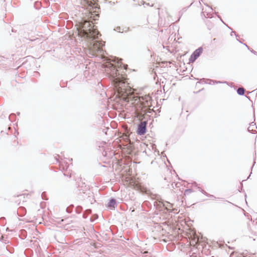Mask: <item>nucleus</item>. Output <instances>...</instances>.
<instances>
[{
  "instance_id": "412c9836",
  "label": "nucleus",
  "mask_w": 257,
  "mask_h": 257,
  "mask_svg": "<svg viewBox=\"0 0 257 257\" xmlns=\"http://www.w3.org/2000/svg\"><path fill=\"white\" fill-rule=\"evenodd\" d=\"M36 4L38 5H39L40 4L39 2H37L36 3Z\"/></svg>"
},
{
  "instance_id": "b1692460",
  "label": "nucleus",
  "mask_w": 257,
  "mask_h": 257,
  "mask_svg": "<svg viewBox=\"0 0 257 257\" xmlns=\"http://www.w3.org/2000/svg\"><path fill=\"white\" fill-rule=\"evenodd\" d=\"M231 33H234V34L236 35L235 32L232 31Z\"/></svg>"
},
{
  "instance_id": "20e7f679",
  "label": "nucleus",
  "mask_w": 257,
  "mask_h": 257,
  "mask_svg": "<svg viewBox=\"0 0 257 257\" xmlns=\"http://www.w3.org/2000/svg\"><path fill=\"white\" fill-rule=\"evenodd\" d=\"M81 29L84 31H88L87 36L93 40L96 39L98 38V36L100 35L99 32L96 30H91V24L89 22L86 20L82 21L79 23Z\"/></svg>"
},
{
  "instance_id": "ddd939ff",
  "label": "nucleus",
  "mask_w": 257,
  "mask_h": 257,
  "mask_svg": "<svg viewBox=\"0 0 257 257\" xmlns=\"http://www.w3.org/2000/svg\"><path fill=\"white\" fill-rule=\"evenodd\" d=\"M188 255L190 256H194L195 257H197V253L196 252L193 251V250H192L188 252Z\"/></svg>"
},
{
  "instance_id": "393cba45",
  "label": "nucleus",
  "mask_w": 257,
  "mask_h": 257,
  "mask_svg": "<svg viewBox=\"0 0 257 257\" xmlns=\"http://www.w3.org/2000/svg\"><path fill=\"white\" fill-rule=\"evenodd\" d=\"M245 45L246 47H247L248 48V49H249L248 47L247 46V45L246 44H244Z\"/></svg>"
},
{
  "instance_id": "f3484780",
  "label": "nucleus",
  "mask_w": 257,
  "mask_h": 257,
  "mask_svg": "<svg viewBox=\"0 0 257 257\" xmlns=\"http://www.w3.org/2000/svg\"><path fill=\"white\" fill-rule=\"evenodd\" d=\"M121 28L120 27H117L116 30L117 31L119 32H123V31L121 32L120 31Z\"/></svg>"
},
{
  "instance_id": "4be33fe9",
  "label": "nucleus",
  "mask_w": 257,
  "mask_h": 257,
  "mask_svg": "<svg viewBox=\"0 0 257 257\" xmlns=\"http://www.w3.org/2000/svg\"><path fill=\"white\" fill-rule=\"evenodd\" d=\"M117 63L118 64H120V62L119 61H117Z\"/></svg>"
},
{
  "instance_id": "c756f323",
  "label": "nucleus",
  "mask_w": 257,
  "mask_h": 257,
  "mask_svg": "<svg viewBox=\"0 0 257 257\" xmlns=\"http://www.w3.org/2000/svg\"><path fill=\"white\" fill-rule=\"evenodd\" d=\"M11 116H12V114H10V116H9V118L11 117Z\"/></svg>"
},
{
  "instance_id": "a211bd4d",
  "label": "nucleus",
  "mask_w": 257,
  "mask_h": 257,
  "mask_svg": "<svg viewBox=\"0 0 257 257\" xmlns=\"http://www.w3.org/2000/svg\"><path fill=\"white\" fill-rule=\"evenodd\" d=\"M148 253V251H144L143 252V254L144 256H147V254Z\"/></svg>"
},
{
  "instance_id": "6e6552de",
  "label": "nucleus",
  "mask_w": 257,
  "mask_h": 257,
  "mask_svg": "<svg viewBox=\"0 0 257 257\" xmlns=\"http://www.w3.org/2000/svg\"><path fill=\"white\" fill-rule=\"evenodd\" d=\"M116 206V202L115 199L112 198L109 200L108 203L107 207L111 209H114Z\"/></svg>"
},
{
  "instance_id": "6ab92c4d",
  "label": "nucleus",
  "mask_w": 257,
  "mask_h": 257,
  "mask_svg": "<svg viewBox=\"0 0 257 257\" xmlns=\"http://www.w3.org/2000/svg\"><path fill=\"white\" fill-rule=\"evenodd\" d=\"M88 213H90L91 212V210L90 209H87L86 211Z\"/></svg>"
},
{
  "instance_id": "1a4fd4ad",
  "label": "nucleus",
  "mask_w": 257,
  "mask_h": 257,
  "mask_svg": "<svg viewBox=\"0 0 257 257\" xmlns=\"http://www.w3.org/2000/svg\"><path fill=\"white\" fill-rule=\"evenodd\" d=\"M162 204L163 207H164L167 210L170 211L172 210V208L173 207V204L168 201L162 202Z\"/></svg>"
},
{
  "instance_id": "2eb2a0df",
  "label": "nucleus",
  "mask_w": 257,
  "mask_h": 257,
  "mask_svg": "<svg viewBox=\"0 0 257 257\" xmlns=\"http://www.w3.org/2000/svg\"><path fill=\"white\" fill-rule=\"evenodd\" d=\"M199 190L203 194H204L205 195L207 196H209V194L204 190L203 189H200L199 188Z\"/></svg>"
},
{
  "instance_id": "0eeeda50",
  "label": "nucleus",
  "mask_w": 257,
  "mask_h": 257,
  "mask_svg": "<svg viewBox=\"0 0 257 257\" xmlns=\"http://www.w3.org/2000/svg\"><path fill=\"white\" fill-rule=\"evenodd\" d=\"M247 130L249 132L251 133H255L257 132V127L255 123H254L253 122H251Z\"/></svg>"
},
{
  "instance_id": "aec40b11",
  "label": "nucleus",
  "mask_w": 257,
  "mask_h": 257,
  "mask_svg": "<svg viewBox=\"0 0 257 257\" xmlns=\"http://www.w3.org/2000/svg\"><path fill=\"white\" fill-rule=\"evenodd\" d=\"M127 65H123V67L124 69H127Z\"/></svg>"
},
{
  "instance_id": "bb28decb",
  "label": "nucleus",
  "mask_w": 257,
  "mask_h": 257,
  "mask_svg": "<svg viewBox=\"0 0 257 257\" xmlns=\"http://www.w3.org/2000/svg\"><path fill=\"white\" fill-rule=\"evenodd\" d=\"M69 177H71V173H70V174Z\"/></svg>"
},
{
  "instance_id": "f03ea898",
  "label": "nucleus",
  "mask_w": 257,
  "mask_h": 257,
  "mask_svg": "<svg viewBox=\"0 0 257 257\" xmlns=\"http://www.w3.org/2000/svg\"><path fill=\"white\" fill-rule=\"evenodd\" d=\"M77 181V187L78 188H80V189L79 190L80 192L79 193H82V198L83 199H85L87 196V199H89V201L90 202L91 204L93 203V202H95V200H94L93 198V196L91 195V196L90 195L91 194V192L90 190L88 189V187L85 185V183L83 182L82 181V179L81 178H78Z\"/></svg>"
},
{
  "instance_id": "c85d7f7f",
  "label": "nucleus",
  "mask_w": 257,
  "mask_h": 257,
  "mask_svg": "<svg viewBox=\"0 0 257 257\" xmlns=\"http://www.w3.org/2000/svg\"><path fill=\"white\" fill-rule=\"evenodd\" d=\"M11 116H12V114H10V116H9V118L11 117Z\"/></svg>"
},
{
  "instance_id": "7ed1b4c3",
  "label": "nucleus",
  "mask_w": 257,
  "mask_h": 257,
  "mask_svg": "<svg viewBox=\"0 0 257 257\" xmlns=\"http://www.w3.org/2000/svg\"><path fill=\"white\" fill-rule=\"evenodd\" d=\"M104 42L99 41H94L90 43L88 53L89 56L91 57L97 54H101L103 52L102 47L104 45Z\"/></svg>"
},
{
  "instance_id": "cd10ccee",
  "label": "nucleus",
  "mask_w": 257,
  "mask_h": 257,
  "mask_svg": "<svg viewBox=\"0 0 257 257\" xmlns=\"http://www.w3.org/2000/svg\"><path fill=\"white\" fill-rule=\"evenodd\" d=\"M68 209H69V208H67V211H68V212L69 211H68Z\"/></svg>"
},
{
  "instance_id": "39448f33",
  "label": "nucleus",
  "mask_w": 257,
  "mask_h": 257,
  "mask_svg": "<svg viewBox=\"0 0 257 257\" xmlns=\"http://www.w3.org/2000/svg\"><path fill=\"white\" fill-rule=\"evenodd\" d=\"M147 123V121H144L139 124L137 130V134L138 135H143L146 133Z\"/></svg>"
},
{
  "instance_id": "f8f14e48",
  "label": "nucleus",
  "mask_w": 257,
  "mask_h": 257,
  "mask_svg": "<svg viewBox=\"0 0 257 257\" xmlns=\"http://www.w3.org/2000/svg\"><path fill=\"white\" fill-rule=\"evenodd\" d=\"M212 9L210 7H208V11H210L211 12L212 11ZM202 13L203 14V15L206 18H210L211 17V14H210V12H208V13H207L206 15L205 14V12L204 11H202Z\"/></svg>"
},
{
  "instance_id": "9b49d317",
  "label": "nucleus",
  "mask_w": 257,
  "mask_h": 257,
  "mask_svg": "<svg viewBox=\"0 0 257 257\" xmlns=\"http://www.w3.org/2000/svg\"><path fill=\"white\" fill-rule=\"evenodd\" d=\"M244 89L243 87L238 88L237 90L238 94L240 95H243L244 93Z\"/></svg>"
},
{
  "instance_id": "f257e3e1",
  "label": "nucleus",
  "mask_w": 257,
  "mask_h": 257,
  "mask_svg": "<svg viewBox=\"0 0 257 257\" xmlns=\"http://www.w3.org/2000/svg\"><path fill=\"white\" fill-rule=\"evenodd\" d=\"M101 57L103 61H105L102 64L103 67L105 69V72L111 78L118 92L122 95L126 93L125 87L128 84L126 83L124 77L122 74L119 73V70L111 63L109 59L102 55Z\"/></svg>"
},
{
  "instance_id": "423d86ee",
  "label": "nucleus",
  "mask_w": 257,
  "mask_h": 257,
  "mask_svg": "<svg viewBox=\"0 0 257 257\" xmlns=\"http://www.w3.org/2000/svg\"><path fill=\"white\" fill-rule=\"evenodd\" d=\"M202 52L203 49L202 47H199L191 55L189 59V61L192 63L194 62L197 59V58L199 57Z\"/></svg>"
},
{
  "instance_id": "4468645a",
  "label": "nucleus",
  "mask_w": 257,
  "mask_h": 257,
  "mask_svg": "<svg viewBox=\"0 0 257 257\" xmlns=\"http://www.w3.org/2000/svg\"><path fill=\"white\" fill-rule=\"evenodd\" d=\"M192 192V189H186L184 192L185 195H188L189 194L191 193Z\"/></svg>"
},
{
  "instance_id": "5701e85b",
  "label": "nucleus",
  "mask_w": 257,
  "mask_h": 257,
  "mask_svg": "<svg viewBox=\"0 0 257 257\" xmlns=\"http://www.w3.org/2000/svg\"><path fill=\"white\" fill-rule=\"evenodd\" d=\"M251 51L252 53H255V51H254L253 50H252V51Z\"/></svg>"
},
{
  "instance_id": "9d476101",
  "label": "nucleus",
  "mask_w": 257,
  "mask_h": 257,
  "mask_svg": "<svg viewBox=\"0 0 257 257\" xmlns=\"http://www.w3.org/2000/svg\"><path fill=\"white\" fill-rule=\"evenodd\" d=\"M65 163L64 162H61L60 163V167L62 168V169L63 170V171H67L69 167V165H67V163H66L65 165H64V164H65Z\"/></svg>"
},
{
  "instance_id": "a878e982",
  "label": "nucleus",
  "mask_w": 257,
  "mask_h": 257,
  "mask_svg": "<svg viewBox=\"0 0 257 257\" xmlns=\"http://www.w3.org/2000/svg\"><path fill=\"white\" fill-rule=\"evenodd\" d=\"M64 175L66 176V175H67V174H66L65 173H64Z\"/></svg>"
},
{
  "instance_id": "dca6fc26",
  "label": "nucleus",
  "mask_w": 257,
  "mask_h": 257,
  "mask_svg": "<svg viewBox=\"0 0 257 257\" xmlns=\"http://www.w3.org/2000/svg\"><path fill=\"white\" fill-rule=\"evenodd\" d=\"M146 101L147 102V104H148V101L151 100V98L149 96H146Z\"/></svg>"
}]
</instances>
